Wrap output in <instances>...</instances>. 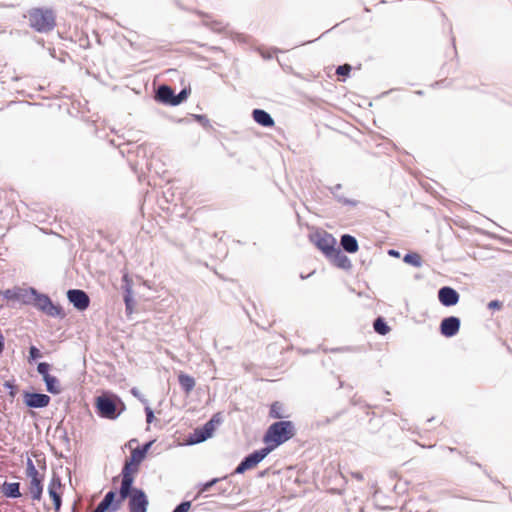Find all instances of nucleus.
<instances>
[{
  "label": "nucleus",
  "mask_w": 512,
  "mask_h": 512,
  "mask_svg": "<svg viewBox=\"0 0 512 512\" xmlns=\"http://www.w3.org/2000/svg\"><path fill=\"white\" fill-rule=\"evenodd\" d=\"M0 296L8 301L31 306L49 317L59 319L66 317V312L60 303L53 302L48 294L39 291L33 286H14L0 291Z\"/></svg>",
  "instance_id": "obj_1"
},
{
  "label": "nucleus",
  "mask_w": 512,
  "mask_h": 512,
  "mask_svg": "<svg viewBox=\"0 0 512 512\" xmlns=\"http://www.w3.org/2000/svg\"><path fill=\"white\" fill-rule=\"evenodd\" d=\"M94 410L101 419L116 420L126 410V405L116 393L103 391L94 399Z\"/></svg>",
  "instance_id": "obj_2"
},
{
  "label": "nucleus",
  "mask_w": 512,
  "mask_h": 512,
  "mask_svg": "<svg viewBox=\"0 0 512 512\" xmlns=\"http://www.w3.org/2000/svg\"><path fill=\"white\" fill-rule=\"evenodd\" d=\"M296 435V428L290 420L275 421L267 428L263 436V443L270 451H274Z\"/></svg>",
  "instance_id": "obj_3"
},
{
  "label": "nucleus",
  "mask_w": 512,
  "mask_h": 512,
  "mask_svg": "<svg viewBox=\"0 0 512 512\" xmlns=\"http://www.w3.org/2000/svg\"><path fill=\"white\" fill-rule=\"evenodd\" d=\"M29 26L38 33H48L56 26V13L49 7H33L28 11Z\"/></svg>",
  "instance_id": "obj_4"
},
{
  "label": "nucleus",
  "mask_w": 512,
  "mask_h": 512,
  "mask_svg": "<svg viewBox=\"0 0 512 512\" xmlns=\"http://www.w3.org/2000/svg\"><path fill=\"white\" fill-rule=\"evenodd\" d=\"M131 484L122 480L120 487L109 490L92 512H117L129 495Z\"/></svg>",
  "instance_id": "obj_5"
},
{
  "label": "nucleus",
  "mask_w": 512,
  "mask_h": 512,
  "mask_svg": "<svg viewBox=\"0 0 512 512\" xmlns=\"http://www.w3.org/2000/svg\"><path fill=\"white\" fill-rule=\"evenodd\" d=\"M145 456H143L140 451L133 449L131 451V455L128 459L125 460L122 470L121 476L122 480H127L128 484H134L135 475L139 471V467L141 463L145 460Z\"/></svg>",
  "instance_id": "obj_6"
},
{
  "label": "nucleus",
  "mask_w": 512,
  "mask_h": 512,
  "mask_svg": "<svg viewBox=\"0 0 512 512\" xmlns=\"http://www.w3.org/2000/svg\"><path fill=\"white\" fill-rule=\"evenodd\" d=\"M22 401L28 409H43L49 406L51 397L31 388L22 390Z\"/></svg>",
  "instance_id": "obj_7"
},
{
  "label": "nucleus",
  "mask_w": 512,
  "mask_h": 512,
  "mask_svg": "<svg viewBox=\"0 0 512 512\" xmlns=\"http://www.w3.org/2000/svg\"><path fill=\"white\" fill-rule=\"evenodd\" d=\"M271 452L264 446L260 449L254 450L242 458L240 463L235 468L233 474H243L248 470L255 468L262 462Z\"/></svg>",
  "instance_id": "obj_8"
},
{
  "label": "nucleus",
  "mask_w": 512,
  "mask_h": 512,
  "mask_svg": "<svg viewBox=\"0 0 512 512\" xmlns=\"http://www.w3.org/2000/svg\"><path fill=\"white\" fill-rule=\"evenodd\" d=\"M309 238L326 258L338 247L336 238L326 231H317L310 234Z\"/></svg>",
  "instance_id": "obj_9"
},
{
  "label": "nucleus",
  "mask_w": 512,
  "mask_h": 512,
  "mask_svg": "<svg viewBox=\"0 0 512 512\" xmlns=\"http://www.w3.org/2000/svg\"><path fill=\"white\" fill-rule=\"evenodd\" d=\"M129 512H147L149 501L145 491L142 488L135 487L132 484L128 492Z\"/></svg>",
  "instance_id": "obj_10"
},
{
  "label": "nucleus",
  "mask_w": 512,
  "mask_h": 512,
  "mask_svg": "<svg viewBox=\"0 0 512 512\" xmlns=\"http://www.w3.org/2000/svg\"><path fill=\"white\" fill-rule=\"evenodd\" d=\"M121 289L123 292V301L125 304V312L127 315H131L135 308V299L133 295V280L127 272L122 275Z\"/></svg>",
  "instance_id": "obj_11"
},
{
  "label": "nucleus",
  "mask_w": 512,
  "mask_h": 512,
  "mask_svg": "<svg viewBox=\"0 0 512 512\" xmlns=\"http://www.w3.org/2000/svg\"><path fill=\"white\" fill-rule=\"evenodd\" d=\"M66 296L69 303L79 312L86 311L90 306V297L88 293L82 289H69Z\"/></svg>",
  "instance_id": "obj_12"
},
{
  "label": "nucleus",
  "mask_w": 512,
  "mask_h": 512,
  "mask_svg": "<svg viewBox=\"0 0 512 512\" xmlns=\"http://www.w3.org/2000/svg\"><path fill=\"white\" fill-rule=\"evenodd\" d=\"M204 498L206 500L196 504L193 510H198L199 512H218L223 509L234 508V505H230L217 499L215 494L205 495Z\"/></svg>",
  "instance_id": "obj_13"
},
{
  "label": "nucleus",
  "mask_w": 512,
  "mask_h": 512,
  "mask_svg": "<svg viewBox=\"0 0 512 512\" xmlns=\"http://www.w3.org/2000/svg\"><path fill=\"white\" fill-rule=\"evenodd\" d=\"M62 483L57 473H53L48 484L47 492L53 503L55 512H59L62 506Z\"/></svg>",
  "instance_id": "obj_14"
},
{
  "label": "nucleus",
  "mask_w": 512,
  "mask_h": 512,
  "mask_svg": "<svg viewBox=\"0 0 512 512\" xmlns=\"http://www.w3.org/2000/svg\"><path fill=\"white\" fill-rule=\"evenodd\" d=\"M461 320L457 316L444 317L439 325L440 334L446 338H452L459 333Z\"/></svg>",
  "instance_id": "obj_15"
},
{
  "label": "nucleus",
  "mask_w": 512,
  "mask_h": 512,
  "mask_svg": "<svg viewBox=\"0 0 512 512\" xmlns=\"http://www.w3.org/2000/svg\"><path fill=\"white\" fill-rule=\"evenodd\" d=\"M438 301L444 307H452L460 300L459 292L451 286H442L437 292Z\"/></svg>",
  "instance_id": "obj_16"
},
{
  "label": "nucleus",
  "mask_w": 512,
  "mask_h": 512,
  "mask_svg": "<svg viewBox=\"0 0 512 512\" xmlns=\"http://www.w3.org/2000/svg\"><path fill=\"white\" fill-rule=\"evenodd\" d=\"M325 482L328 484V489L334 493L340 492L346 480L334 468L328 469L325 473Z\"/></svg>",
  "instance_id": "obj_17"
},
{
  "label": "nucleus",
  "mask_w": 512,
  "mask_h": 512,
  "mask_svg": "<svg viewBox=\"0 0 512 512\" xmlns=\"http://www.w3.org/2000/svg\"><path fill=\"white\" fill-rule=\"evenodd\" d=\"M327 259L337 268L348 271L352 268L351 260L346 256L340 247L331 253Z\"/></svg>",
  "instance_id": "obj_18"
},
{
  "label": "nucleus",
  "mask_w": 512,
  "mask_h": 512,
  "mask_svg": "<svg viewBox=\"0 0 512 512\" xmlns=\"http://www.w3.org/2000/svg\"><path fill=\"white\" fill-rule=\"evenodd\" d=\"M175 93H176L175 89H173L172 87H170L167 84H162L159 86V88L157 90L155 99L157 102H159L161 104L174 107L173 101H174Z\"/></svg>",
  "instance_id": "obj_19"
},
{
  "label": "nucleus",
  "mask_w": 512,
  "mask_h": 512,
  "mask_svg": "<svg viewBox=\"0 0 512 512\" xmlns=\"http://www.w3.org/2000/svg\"><path fill=\"white\" fill-rule=\"evenodd\" d=\"M28 492L33 501H40L43 495L44 489V476L39 475L36 477L29 478Z\"/></svg>",
  "instance_id": "obj_20"
},
{
  "label": "nucleus",
  "mask_w": 512,
  "mask_h": 512,
  "mask_svg": "<svg viewBox=\"0 0 512 512\" xmlns=\"http://www.w3.org/2000/svg\"><path fill=\"white\" fill-rule=\"evenodd\" d=\"M252 119L260 126L264 128H272L275 125V121L271 114L264 109L255 108L251 113Z\"/></svg>",
  "instance_id": "obj_21"
},
{
  "label": "nucleus",
  "mask_w": 512,
  "mask_h": 512,
  "mask_svg": "<svg viewBox=\"0 0 512 512\" xmlns=\"http://www.w3.org/2000/svg\"><path fill=\"white\" fill-rule=\"evenodd\" d=\"M212 438L211 434L207 430L206 426L203 424L201 426L196 427L192 433L188 436V444L195 445L205 442L206 440Z\"/></svg>",
  "instance_id": "obj_22"
},
{
  "label": "nucleus",
  "mask_w": 512,
  "mask_h": 512,
  "mask_svg": "<svg viewBox=\"0 0 512 512\" xmlns=\"http://www.w3.org/2000/svg\"><path fill=\"white\" fill-rule=\"evenodd\" d=\"M340 248L349 254H354L359 250V243L355 236L344 233L340 236Z\"/></svg>",
  "instance_id": "obj_23"
},
{
  "label": "nucleus",
  "mask_w": 512,
  "mask_h": 512,
  "mask_svg": "<svg viewBox=\"0 0 512 512\" xmlns=\"http://www.w3.org/2000/svg\"><path fill=\"white\" fill-rule=\"evenodd\" d=\"M21 484L19 482H7L4 481L1 485V493L10 499H16L22 497V493L20 491Z\"/></svg>",
  "instance_id": "obj_24"
},
{
  "label": "nucleus",
  "mask_w": 512,
  "mask_h": 512,
  "mask_svg": "<svg viewBox=\"0 0 512 512\" xmlns=\"http://www.w3.org/2000/svg\"><path fill=\"white\" fill-rule=\"evenodd\" d=\"M178 383L182 391L189 394L195 387V379L187 373L180 372L178 374Z\"/></svg>",
  "instance_id": "obj_25"
},
{
  "label": "nucleus",
  "mask_w": 512,
  "mask_h": 512,
  "mask_svg": "<svg viewBox=\"0 0 512 512\" xmlns=\"http://www.w3.org/2000/svg\"><path fill=\"white\" fill-rule=\"evenodd\" d=\"M42 381L44 382L48 393L52 395H59L62 392L60 381L56 376L51 374Z\"/></svg>",
  "instance_id": "obj_26"
},
{
  "label": "nucleus",
  "mask_w": 512,
  "mask_h": 512,
  "mask_svg": "<svg viewBox=\"0 0 512 512\" xmlns=\"http://www.w3.org/2000/svg\"><path fill=\"white\" fill-rule=\"evenodd\" d=\"M223 422H224L223 412L219 411V412L214 413L211 416V418L204 423V425L206 426L207 430L213 437L217 427L220 426Z\"/></svg>",
  "instance_id": "obj_27"
},
{
  "label": "nucleus",
  "mask_w": 512,
  "mask_h": 512,
  "mask_svg": "<svg viewBox=\"0 0 512 512\" xmlns=\"http://www.w3.org/2000/svg\"><path fill=\"white\" fill-rule=\"evenodd\" d=\"M345 413V410L337 411L332 416H323L317 418L313 423L312 427L321 428L335 422L341 415Z\"/></svg>",
  "instance_id": "obj_28"
},
{
  "label": "nucleus",
  "mask_w": 512,
  "mask_h": 512,
  "mask_svg": "<svg viewBox=\"0 0 512 512\" xmlns=\"http://www.w3.org/2000/svg\"><path fill=\"white\" fill-rule=\"evenodd\" d=\"M373 329L377 334L381 336H385L391 330L390 326L388 325L386 319L383 316H378L374 319Z\"/></svg>",
  "instance_id": "obj_29"
},
{
  "label": "nucleus",
  "mask_w": 512,
  "mask_h": 512,
  "mask_svg": "<svg viewBox=\"0 0 512 512\" xmlns=\"http://www.w3.org/2000/svg\"><path fill=\"white\" fill-rule=\"evenodd\" d=\"M403 262L416 268L421 267L423 264L420 254L414 251L407 252L403 257Z\"/></svg>",
  "instance_id": "obj_30"
},
{
  "label": "nucleus",
  "mask_w": 512,
  "mask_h": 512,
  "mask_svg": "<svg viewBox=\"0 0 512 512\" xmlns=\"http://www.w3.org/2000/svg\"><path fill=\"white\" fill-rule=\"evenodd\" d=\"M269 417L273 419L283 420L287 416L283 413V404L279 401H274L270 405Z\"/></svg>",
  "instance_id": "obj_31"
},
{
  "label": "nucleus",
  "mask_w": 512,
  "mask_h": 512,
  "mask_svg": "<svg viewBox=\"0 0 512 512\" xmlns=\"http://www.w3.org/2000/svg\"><path fill=\"white\" fill-rule=\"evenodd\" d=\"M351 71L352 66L349 63H344L337 66L336 75L339 77V81L346 82V80L350 77Z\"/></svg>",
  "instance_id": "obj_32"
},
{
  "label": "nucleus",
  "mask_w": 512,
  "mask_h": 512,
  "mask_svg": "<svg viewBox=\"0 0 512 512\" xmlns=\"http://www.w3.org/2000/svg\"><path fill=\"white\" fill-rule=\"evenodd\" d=\"M190 94H191L190 86L183 87L179 93H175V97H174V101H173L174 107L184 103L188 99Z\"/></svg>",
  "instance_id": "obj_33"
},
{
  "label": "nucleus",
  "mask_w": 512,
  "mask_h": 512,
  "mask_svg": "<svg viewBox=\"0 0 512 512\" xmlns=\"http://www.w3.org/2000/svg\"><path fill=\"white\" fill-rule=\"evenodd\" d=\"M219 482H220V485L217 487V490L219 491V493L217 495H215V497L217 499H219L220 501H222L226 497V492H227L228 488L230 487V482L227 480V477L220 479Z\"/></svg>",
  "instance_id": "obj_34"
},
{
  "label": "nucleus",
  "mask_w": 512,
  "mask_h": 512,
  "mask_svg": "<svg viewBox=\"0 0 512 512\" xmlns=\"http://www.w3.org/2000/svg\"><path fill=\"white\" fill-rule=\"evenodd\" d=\"M366 415L370 416L369 420V431L371 433H376L379 431L380 427L383 425L381 419L374 420L376 414L375 412H366Z\"/></svg>",
  "instance_id": "obj_35"
},
{
  "label": "nucleus",
  "mask_w": 512,
  "mask_h": 512,
  "mask_svg": "<svg viewBox=\"0 0 512 512\" xmlns=\"http://www.w3.org/2000/svg\"><path fill=\"white\" fill-rule=\"evenodd\" d=\"M28 352H29L28 362L30 364L36 362L38 359L43 357V354L41 353V351L35 345H30L29 349H28Z\"/></svg>",
  "instance_id": "obj_36"
},
{
  "label": "nucleus",
  "mask_w": 512,
  "mask_h": 512,
  "mask_svg": "<svg viewBox=\"0 0 512 512\" xmlns=\"http://www.w3.org/2000/svg\"><path fill=\"white\" fill-rule=\"evenodd\" d=\"M51 368L52 365L48 362H39L37 364V372L41 375L42 380L51 375Z\"/></svg>",
  "instance_id": "obj_37"
},
{
  "label": "nucleus",
  "mask_w": 512,
  "mask_h": 512,
  "mask_svg": "<svg viewBox=\"0 0 512 512\" xmlns=\"http://www.w3.org/2000/svg\"><path fill=\"white\" fill-rule=\"evenodd\" d=\"M4 388L8 389L9 396L13 399L18 393V385L14 379L6 380L3 383Z\"/></svg>",
  "instance_id": "obj_38"
},
{
  "label": "nucleus",
  "mask_w": 512,
  "mask_h": 512,
  "mask_svg": "<svg viewBox=\"0 0 512 512\" xmlns=\"http://www.w3.org/2000/svg\"><path fill=\"white\" fill-rule=\"evenodd\" d=\"M25 472H26V476L28 478H32V477L41 475L39 473V471L37 470V468L35 467L34 462L32 461L31 458H27Z\"/></svg>",
  "instance_id": "obj_39"
},
{
  "label": "nucleus",
  "mask_w": 512,
  "mask_h": 512,
  "mask_svg": "<svg viewBox=\"0 0 512 512\" xmlns=\"http://www.w3.org/2000/svg\"><path fill=\"white\" fill-rule=\"evenodd\" d=\"M333 198L340 204L346 205V206H351V207H355L359 203L357 200L346 198L343 195H341L340 193L335 194V197H333Z\"/></svg>",
  "instance_id": "obj_40"
},
{
  "label": "nucleus",
  "mask_w": 512,
  "mask_h": 512,
  "mask_svg": "<svg viewBox=\"0 0 512 512\" xmlns=\"http://www.w3.org/2000/svg\"><path fill=\"white\" fill-rule=\"evenodd\" d=\"M193 119L199 123L203 128L209 129L211 128L210 120L204 114H193Z\"/></svg>",
  "instance_id": "obj_41"
},
{
  "label": "nucleus",
  "mask_w": 512,
  "mask_h": 512,
  "mask_svg": "<svg viewBox=\"0 0 512 512\" xmlns=\"http://www.w3.org/2000/svg\"><path fill=\"white\" fill-rule=\"evenodd\" d=\"M192 507L191 500H183L178 505H176L171 512H189Z\"/></svg>",
  "instance_id": "obj_42"
},
{
  "label": "nucleus",
  "mask_w": 512,
  "mask_h": 512,
  "mask_svg": "<svg viewBox=\"0 0 512 512\" xmlns=\"http://www.w3.org/2000/svg\"><path fill=\"white\" fill-rule=\"evenodd\" d=\"M220 481L219 478H213V479H210L204 483H201L199 485V492L200 493H204V492H207L209 491L213 486H215L218 482Z\"/></svg>",
  "instance_id": "obj_43"
},
{
  "label": "nucleus",
  "mask_w": 512,
  "mask_h": 512,
  "mask_svg": "<svg viewBox=\"0 0 512 512\" xmlns=\"http://www.w3.org/2000/svg\"><path fill=\"white\" fill-rule=\"evenodd\" d=\"M144 412H145V415H146V422H147V424H151V423H153L156 420L155 415H154V411L149 406V403L144 405Z\"/></svg>",
  "instance_id": "obj_44"
},
{
  "label": "nucleus",
  "mask_w": 512,
  "mask_h": 512,
  "mask_svg": "<svg viewBox=\"0 0 512 512\" xmlns=\"http://www.w3.org/2000/svg\"><path fill=\"white\" fill-rule=\"evenodd\" d=\"M154 443V440H150V441H147L145 443H143L142 445L138 446L137 448H135L137 451H140V453L147 457V454L150 450V448L152 447Z\"/></svg>",
  "instance_id": "obj_45"
},
{
  "label": "nucleus",
  "mask_w": 512,
  "mask_h": 512,
  "mask_svg": "<svg viewBox=\"0 0 512 512\" xmlns=\"http://www.w3.org/2000/svg\"><path fill=\"white\" fill-rule=\"evenodd\" d=\"M130 393L137 398L143 405L148 404V400L145 398V396L139 391L138 388L133 387L130 390Z\"/></svg>",
  "instance_id": "obj_46"
},
{
  "label": "nucleus",
  "mask_w": 512,
  "mask_h": 512,
  "mask_svg": "<svg viewBox=\"0 0 512 512\" xmlns=\"http://www.w3.org/2000/svg\"><path fill=\"white\" fill-rule=\"evenodd\" d=\"M502 307H503V302H501L498 299L491 300L487 304V308L492 311L500 310Z\"/></svg>",
  "instance_id": "obj_47"
},
{
  "label": "nucleus",
  "mask_w": 512,
  "mask_h": 512,
  "mask_svg": "<svg viewBox=\"0 0 512 512\" xmlns=\"http://www.w3.org/2000/svg\"><path fill=\"white\" fill-rule=\"evenodd\" d=\"M56 431H61V434H60V439L66 444V445H69L70 444V438L68 436V433L66 431V429L64 428H61V427H57L56 428Z\"/></svg>",
  "instance_id": "obj_48"
},
{
  "label": "nucleus",
  "mask_w": 512,
  "mask_h": 512,
  "mask_svg": "<svg viewBox=\"0 0 512 512\" xmlns=\"http://www.w3.org/2000/svg\"><path fill=\"white\" fill-rule=\"evenodd\" d=\"M351 404L354 405V406H357V405H361L363 404V406L365 408H372V405L368 404V403H365L361 398L359 399H356L355 397H353L351 399Z\"/></svg>",
  "instance_id": "obj_49"
},
{
  "label": "nucleus",
  "mask_w": 512,
  "mask_h": 512,
  "mask_svg": "<svg viewBox=\"0 0 512 512\" xmlns=\"http://www.w3.org/2000/svg\"><path fill=\"white\" fill-rule=\"evenodd\" d=\"M342 188V185L341 184H336L332 187H329V191L330 193L333 195V197H335V194H339V190Z\"/></svg>",
  "instance_id": "obj_50"
},
{
  "label": "nucleus",
  "mask_w": 512,
  "mask_h": 512,
  "mask_svg": "<svg viewBox=\"0 0 512 512\" xmlns=\"http://www.w3.org/2000/svg\"><path fill=\"white\" fill-rule=\"evenodd\" d=\"M351 476L356 479L357 481H362L364 479V476L361 472L355 471L351 473Z\"/></svg>",
  "instance_id": "obj_51"
},
{
  "label": "nucleus",
  "mask_w": 512,
  "mask_h": 512,
  "mask_svg": "<svg viewBox=\"0 0 512 512\" xmlns=\"http://www.w3.org/2000/svg\"><path fill=\"white\" fill-rule=\"evenodd\" d=\"M137 155H142L143 157L146 156V148L143 145H139L137 147Z\"/></svg>",
  "instance_id": "obj_52"
},
{
  "label": "nucleus",
  "mask_w": 512,
  "mask_h": 512,
  "mask_svg": "<svg viewBox=\"0 0 512 512\" xmlns=\"http://www.w3.org/2000/svg\"><path fill=\"white\" fill-rule=\"evenodd\" d=\"M388 255L391 256V257H400V252L398 250H395V249H389L388 250Z\"/></svg>",
  "instance_id": "obj_53"
},
{
  "label": "nucleus",
  "mask_w": 512,
  "mask_h": 512,
  "mask_svg": "<svg viewBox=\"0 0 512 512\" xmlns=\"http://www.w3.org/2000/svg\"><path fill=\"white\" fill-rule=\"evenodd\" d=\"M268 473H269V469H265V470L259 472L258 477H265Z\"/></svg>",
  "instance_id": "obj_54"
},
{
  "label": "nucleus",
  "mask_w": 512,
  "mask_h": 512,
  "mask_svg": "<svg viewBox=\"0 0 512 512\" xmlns=\"http://www.w3.org/2000/svg\"><path fill=\"white\" fill-rule=\"evenodd\" d=\"M452 45H453L454 53H455V55H457L456 46H455V38L454 37L452 38Z\"/></svg>",
  "instance_id": "obj_55"
},
{
  "label": "nucleus",
  "mask_w": 512,
  "mask_h": 512,
  "mask_svg": "<svg viewBox=\"0 0 512 512\" xmlns=\"http://www.w3.org/2000/svg\"><path fill=\"white\" fill-rule=\"evenodd\" d=\"M469 462L474 464V465H476L479 468H482V465L480 463H478V462H473V460H469Z\"/></svg>",
  "instance_id": "obj_56"
},
{
  "label": "nucleus",
  "mask_w": 512,
  "mask_h": 512,
  "mask_svg": "<svg viewBox=\"0 0 512 512\" xmlns=\"http://www.w3.org/2000/svg\"><path fill=\"white\" fill-rule=\"evenodd\" d=\"M36 42L39 44V45H44V40L42 38L40 39H37Z\"/></svg>",
  "instance_id": "obj_57"
},
{
  "label": "nucleus",
  "mask_w": 512,
  "mask_h": 512,
  "mask_svg": "<svg viewBox=\"0 0 512 512\" xmlns=\"http://www.w3.org/2000/svg\"><path fill=\"white\" fill-rule=\"evenodd\" d=\"M137 442V439L136 438H132L129 442H128V445H131V444H134Z\"/></svg>",
  "instance_id": "obj_58"
},
{
  "label": "nucleus",
  "mask_w": 512,
  "mask_h": 512,
  "mask_svg": "<svg viewBox=\"0 0 512 512\" xmlns=\"http://www.w3.org/2000/svg\"><path fill=\"white\" fill-rule=\"evenodd\" d=\"M415 94L422 96L424 94V91L417 90V91H415Z\"/></svg>",
  "instance_id": "obj_59"
},
{
  "label": "nucleus",
  "mask_w": 512,
  "mask_h": 512,
  "mask_svg": "<svg viewBox=\"0 0 512 512\" xmlns=\"http://www.w3.org/2000/svg\"><path fill=\"white\" fill-rule=\"evenodd\" d=\"M450 452H458L459 454H461L460 451H458L456 448H449Z\"/></svg>",
  "instance_id": "obj_60"
},
{
  "label": "nucleus",
  "mask_w": 512,
  "mask_h": 512,
  "mask_svg": "<svg viewBox=\"0 0 512 512\" xmlns=\"http://www.w3.org/2000/svg\"><path fill=\"white\" fill-rule=\"evenodd\" d=\"M342 387H344V382L339 380V388H342Z\"/></svg>",
  "instance_id": "obj_61"
},
{
  "label": "nucleus",
  "mask_w": 512,
  "mask_h": 512,
  "mask_svg": "<svg viewBox=\"0 0 512 512\" xmlns=\"http://www.w3.org/2000/svg\"><path fill=\"white\" fill-rule=\"evenodd\" d=\"M75 504H76V503L74 502V503H73V506H72V508H71V512H76V510H75Z\"/></svg>",
  "instance_id": "obj_62"
},
{
  "label": "nucleus",
  "mask_w": 512,
  "mask_h": 512,
  "mask_svg": "<svg viewBox=\"0 0 512 512\" xmlns=\"http://www.w3.org/2000/svg\"><path fill=\"white\" fill-rule=\"evenodd\" d=\"M364 10H365V12H370L371 11L370 8H368V7H365Z\"/></svg>",
  "instance_id": "obj_63"
},
{
  "label": "nucleus",
  "mask_w": 512,
  "mask_h": 512,
  "mask_svg": "<svg viewBox=\"0 0 512 512\" xmlns=\"http://www.w3.org/2000/svg\"><path fill=\"white\" fill-rule=\"evenodd\" d=\"M358 512H364V508L363 507H360Z\"/></svg>",
  "instance_id": "obj_64"
}]
</instances>
